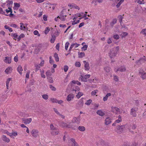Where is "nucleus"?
Instances as JSON below:
<instances>
[{
    "label": "nucleus",
    "mask_w": 146,
    "mask_h": 146,
    "mask_svg": "<svg viewBox=\"0 0 146 146\" xmlns=\"http://www.w3.org/2000/svg\"><path fill=\"white\" fill-rule=\"evenodd\" d=\"M119 49V46H117L116 47L110 50L109 54L111 58L116 56Z\"/></svg>",
    "instance_id": "f257e3e1"
},
{
    "label": "nucleus",
    "mask_w": 146,
    "mask_h": 146,
    "mask_svg": "<svg viewBox=\"0 0 146 146\" xmlns=\"http://www.w3.org/2000/svg\"><path fill=\"white\" fill-rule=\"evenodd\" d=\"M138 108H133L131 110L130 114L133 117H136L137 114L136 113L137 111Z\"/></svg>",
    "instance_id": "f03ea898"
},
{
    "label": "nucleus",
    "mask_w": 146,
    "mask_h": 146,
    "mask_svg": "<svg viewBox=\"0 0 146 146\" xmlns=\"http://www.w3.org/2000/svg\"><path fill=\"white\" fill-rule=\"evenodd\" d=\"M139 74L141 75V77L143 79H146V72H145L143 70L141 69L139 72Z\"/></svg>",
    "instance_id": "7ed1b4c3"
},
{
    "label": "nucleus",
    "mask_w": 146,
    "mask_h": 146,
    "mask_svg": "<svg viewBox=\"0 0 146 146\" xmlns=\"http://www.w3.org/2000/svg\"><path fill=\"white\" fill-rule=\"evenodd\" d=\"M117 130L116 131L117 133L120 134L123 131L125 128V125H121V126L117 125Z\"/></svg>",
    "instance_id": "20e7f679"
},
{
    "label": "nucleus",
    "mask_w": 146,
    "mask_h": 146,
    "mask_svg": "<svg viewBox=\"0 0 146 146\" xmlns=\"http://www.w3.org/2000/svg\"><path fill=\"white\" fill-rule=\"evenodd\" d=\"M22 120L23 121V122L25 124L29 123L32 121V119L31 118H23L22 119Z\"/></svg>",
    "instance_id": "39448f33"
},
{
    "label": "nucleus",
    "mask_w": 146,
    "mask_h": 146,
    "mask_svg": "<svg viewBox=\"0 0 146 146\" xmlns=\"http://www.w3.org/2000/svg\"><path fill=\"white\" fill-rule=\"evenodd\" d=\"M31 133L32 135L35 137H36L38 135V131L35 129L32 130Z\"/></svg>",
    "instance_id": "423d86ee"
},
{
    "label": "nucleus",
    "mask_w": 146,
    "mask_h": 146,
    "mask_svg": "<svg viewBox=\"0 0 146 146\" xmlns=\"http://www.w3.org/2000/svg\"><path fill=\"white\" fill-rule=\"evenodd\" d=\"M83 62L84 64L85 69L86 70H89L90 68V67L89 66L88 62H86L85 60H84Z\"/></svg>",
    "instance_id": "0eeeda50"
},
{
    "label": "nucleus",
    "mask_w": 146,
    "mask_h": 146,
    "mask_svg": "<svg viewBox=\"0 0 146 146\" xmlns=\"http://www.w3.org/2000/svg\"><path fill=\"white\" fill-rule=\"evenodd\" d=\"M119 109L117 107H113V106L111 107V111L112 112L116 113L117 112L119 111Z\"/></svg>",
    "instance_id": "6e6552de"
},
{
    "label": "nucleus",
    "mask_w": 146,
    "mask_h": 146,
    "mask_svg": "<svg viewBox=\"0 0 146 146\" xmlns=\"http://www.w3.org/2000/svg\"><path fill=\"white\" fill-rule=\"evenodd\" d=\"M111 119L110 117H107L105 120V123L106 125H108L111 123Z\"/></svg>",
    "instance_id": "1a4fd4ad"
},
{
    "label": "nucleus",
    "mask_w": 146,
    "mask_h": 146,
    "mask_svg": "<svg viewBox=\"0 0 146 146\" xmlns=\"http://www.w3.org/2000/svg\"><path fill=\"white\" fill-rule=\"evenodd\" d=\"M74 98V95L73 94H69L67 97V101L69 102L72 99H73Z\"/></svg>",
    "instance_id": "9d476101"
},
{
    "label": "nucleus",
    "mask_w": 146,
    "mask_h": 146,
    "mask_svg": "<svg viewBox=\"0 0 146 146\" xmlns=\"http://www.w3.org/2000/svg\"><path fill=\"white\" fill-rule=\"evenodd\" d=\"M2 138L3 141L7 143H9L10 141L9 139L5 135H2Z\"/></svg>",
    "instance_id": "9b49d317"
},
{
    "label": "nucleus",
    "mask_w": 146,
    "mask_h": 146,
    "mask_svg": "<svg viewBox=\"0 0 146 146\" xmlns=\"http://www.w3.org/2000/svg\"><path fill=\"white\" fill-rule=\"evenodd\" d=\"M80 44H77L76 43H72L71 45L69 50V51H70L71 50L72 48L74 47V46H75V48H76L77 47H78L79 46Z\"/></svg>",
    "instance_id": "f8f14e48"
},
{
    "label": "nucleus",
    "mask_w": 146,
    "mask_h": 146,
    "mask_svg": "<svg viewBox=\"0 0 146 146\" xmlns=\"http://www.w3.org/2000/svg\"><path fill=\"white\" fill-rule=\"evenodd\" d=\"M97 114L101 116H103L105 115L104 112L102 111L101 110H98L96 111Z\"/></svg>",
    "instance_id": "ddd939ff"
},
{
    "label": "nucleus",
    "mask_w": 146,
    "mask_h": 146,
    "mask_svg": "<svg viewBox=\"0 0 146 146\" xmlns=\"http://www.w3.org/2000/svg\"><path fill=\"white\" fill-rule=\"evenodd\" d=\"M84 98H82L78 102L77 104L80 107H82L84 104L83 99Z\"/></svg>",
    "instance_id": "4468645a"
},
{
    "label": "nucleus",
    "mask_w": 146,
    "mask_h": 146,
    "mask_svg": "<svg viewBox=\"0 0 146 146\" xmlns=\"http://www.w3.org/2000/svg\"><path fill=\"white\" fill-rule=\"evenodd\" d=\"M59 133V130L57 129L55 130L52 131L51 132V134L53 135H56L58 134Z\"/></svg>",
    "instance_id": "2eb2a0df"
},
{
    "label": "nucleus",
    "mask_w": 146,
    "mask_h": 146,
    "mask_svg": "<svg viewBox=\"0 0 146 146\" xmlns=\"http://www.w3.org/2000/svg\"><path fill=\"white\" fill-rule=\"evenodd\" d=\"M100 145L98 146H108V144L105 142L103 140H101L100 142Z\"/></svg>",
    "instance_id": "dca6fc26"
},
{
    "label": "nucleus",
    "mask_w": 146,
    "mask_h": 146,
    "mask_svg": "<svg viewBox=\"0 0 146 146\" xmlns=\"http://www.w3.org/2000/svg\"><path fill=\"white\" fill-rule=\"evenodd\" d=\"M11 59L10 57H5V62L9 64L11 63Z\"/></svg>",
    "instance_id": "f3484780"
},
{
    "label": "nucleus",
    "mask_w": 146,
    "mask_h": 146,
    "mask_svg": "<svg viewBox=\"0 0 146 146\" xmlns=\"http://www.w3.org/2000/svg\"><path fill=\"white\" fill-rule=\"evenodd\" d=\"M17 70L20 74H22V71L23 70V69L21 65L19 66L17 68Z\"/></svg>",
    "instance_id": "a211bd4d"
},
{
    "label": "nucleus",
    "mask_w": 146,
    "mask_h": 146,
    "mask_svg": "<svg viewBox=\"0 0 146 146\" xmlns=\"http://www.w3.org/2000/svg\"><path fill=\"white\" fill-rule=\"evenodd\" d=\"M78 58H82L85 56V54L84 52H78Z\"/></svg>",
    "instance_id": "6ab92c4d"
},
{
    "label": "nucleus",
    "mask_w": 146,
    "mask_h": 146,
    "mask_svg": "<svg viewBox=\"0 0 146 146\" xmlns=\"http://www.w3.org/2000/svg\"><path fill=\"white\" fill-rule=\"evenodd\" d=\"M54 57L55 58L56 62H58L59 61V58L58 56V54L56 53H55L54 55Z\"/></svg>",
    "instance_id": "aec40b11"
},
{
    "label": "nucleus",
    "mask_w": 146,
    "mask_h": 146,
    "mask_svg": "<svg viewBox=\"0 0 146 146\" xmlns=\"http://www.w3.org/2000/svg\"><path fill=\"white\" fill-rule=\"evenodd\" d=\"M12 70V68L11 67H9L5 70V72L7 74H8L11 72Z\"/></svg>",
    "instance_id": "412c9836"
},
{
    "label": "nucleus",
    "mask_w": 146,
    "mask_h": 146,
    "mask_svg": "<svg viewBox=\"0 0 146 146\" xmlns=\"http://www.w3.org/2000/svg\"><path fill=\"white\" fill-rule=\"evenodd\" d=\"M56 39V36L54 35H52V38H51L50 41L51 43H53L54 42V41Z\"/></svg>",
    "instance_id": "4be33fe9"
},
{
    "label": "nucleus",
    "mask_w": 146,
    "mask_h": 146,
    "mask_svg": "<svg viewBox=\"0 0 146 146\" xmlns=\"http://www.w3.org/2000/svg\"><path fill=\"white\" fill-rule=\"evenodd\" d=\"M111 95V94L110 93H108L106 96L104 97L103 98V100L105 101H106L108 99V97Z\"/></svg>",
    "instance_id": "5701e85b"
},
{
    "label": "nucleus",
    "mask_w": 146,
    "mask_h": 146,
    "mask_svg": "<svg viewBox=\"0 0 146 146\" xmlns=\"http://www.w3.org/2000/svg\"><path fill=\"white\" fill-rule=\"evenodd\" d=\"M66 15H60L59 19L62 21H64L66 19Z\"/></svg>",
    "instance_id": "b1692460"
},
{
    "label": "nucleus",
    "mask_w": 146,
    "mask_h": 146,
    "mask_svg": "<svg viewBox=\"0 0 146 146\" xmlns=\"http://www.w3.org/2000/svg\"><path fill=\"white\" fill-rule=\"evenodd\" d=\"M126 68L125 67H121L119 68L117 70V71H119L121 72L125 71Z\"/></svg>",
    "instance_id": "393cba45"
},
{
    "label": "nucleus",
    "mask_w": 146,
    "mask_h": 146,
    "mask_svg": "<svg viewBox=\"0 0 146 146\" xmlns=\"http://www.w3.org/2000/svg\"><path fill=\"white\" fill-rule=\"evenodd\" d=\"M83 93L81 92H79L76 95V97L78 98H79L82 96L83 95Z\"/></svg>",
    "instance_id": "a878e982"
},
{
    "label": "nucleus",
    "mask_w": 146,
    "mask_h": 146,
    "mask_svg": "<svg viewBox=\"0 0 146 146\" xmlns=\"http://www.w3.org/2000/svg\"><path fill=\"white\" fill-rule=\"evenodd\" d=\"M78 129L82 131H84L85 130V128L84 126H80L78 128Z\"/></svg>",
    "instance_id": "bb28decb"
},
{
    "label": "nucleus",
    "mask_w": 146,
    "mask_h": 146,
    "mask_svg": "<svg viewBox=\"0 0 146 146\" xmlns=\"http://www.w3.org/2000/svg\"><path fill=\"white\" fill-rule=\"evenodd\" d=\"M25 36V35L23 34H22L17 38V41H18L20 40L21 38H23Z\"/></svg>",
    "instance_id": "cd10ccee"
},
{
    "label": "nucleus",
    "mask_w": 146,
    "mask_h": 146,
    "mask_svg": "<svg viewBox=\"0 0 146 146\" xmlns=\"http://www.w3.org/2000/svg\"><path fill=\"white\" fill-rule=\"evenodd\" d=\"M60 125L62 127H66V124L64 122H61L60 123Z\"/></svg>",
    "instance_id": "c85d7f7f"
},
{
    "label": "nucleus",
    "mask_w": 146,
    "mask_h": 146,
    "mask_svg": "<svg viewBox=\"0 0 146 146\" xmlns=\"http://www.w3.org/2000/svg\"><path fill=\"white\" fill-rule=\"evenodd\" d=\"M50 28L47 27L45 28V30L44 31V33L46 35L47 34L49 31H50Z\"/></svg>",
    "instance_id": "c756f323"
},
{
    "label": "nucleus",
    "mask_w": 146,
    "mask_h": 146,
    "mask_svg": "<svg viewBox=\"0 0 146 146\" xmlns=\"http://www.w3.org/2000/svg\"><path fill=\"white\" fill-rule=\"evenodd\" d=\"M47 78L49 82L50 83H52L53 82V80L52 78L50 76H48L47 77Z\"/></svg>",
    "instance_id": "7c9ffc66"
},
{
    "label": "nucleus",
    "mask_w": 146,
    "mask_h": 146,
    "mask_svg": "<svg viewBox=\"0 0 146 146\" xmlns=\"http://www.w3.org/2000/svg\"><path fill=\"white\" fill-rule=\"evenodd\" d=\"M119 22L120 23V25H121V23H122V19L123 18V17L121 15H120L119 16Z\"/></svg>",
    "instance_id": "2f4dec72"
},
{
    "label": "nucleus",
    "mask_w": 146,
    "mask_h": 146,
    "mask_svg": "<svg viewBox=\"0 0 146 146\" xmlns=\"http://www.w3.org/2000/svg\"><path fill=\"white\" fill-rule=\"evenodd\" d=\"M117 22V20L116 19H113L112 22L110 23V25L113 27L114 24L116 23Z\"/></svg>",
    "instance_id": "473e14b6"
},
{
    "label": "nucleus",
    "mask_w": 146,
    "mask_h": 146,
    "mask_svg": "<svg viewBox=\"0 0 146 146\" xmlns=\"http://www.w3.org/2000/svg\"><path fill=\"white\" fill-rule=\"evenodd\" d=\"M0 13L7 16H8V15L5 14V12L3 11L2 8L1 7H0Z\"/></svg>",
    "instance_id": "72a5a7b5"
},
{
    "label": "nucleus",
    "mask_w": 146,
    "mask_h": 146,
    "mask_svg": "<svg viewBox=\"0 0 146 146\" xmlns=\"http://www.w3.org/2000/svg\"><path fill=\"white\" fill-rule=\"evenodd\" d=\"M92 101L90 99L87 101L85 103V104L89 106L90 104L91 103Z\"/></svg>",
    "instance_id": "f704fd0d"
},
{
    "label": "nucleus",
    "mask_w": 146,
    "mask_h": 146,
    "mask_svg": "<svg viewBox=\"0 0 146 146\" xmlns=\"http://www.w3.org/2000/svg\"><path fill=\"white\" fill-rule=\"evenodd\" d=\"M50 127L51 129L52 130V131L55 130L56 129H57V128L54 127L53 125L52 124L50 125Z\"/></svg>",
    "instance_id": "c9c22d12"
},
{
    "label": "nucleus",
    "mask_w": 146,
    "mask_h": 146,
    "mask_svg": "<svg viewBox=\"0 0 146 146\" xmlns=\"http://www.w3.org/2000/svg\"><path fill=\"white\" fill-rule=\"evenodd\" d=\"M145 60H144V59L141 58H140L139 60H138L137 61H136L137 63L140 62L141 63L142 62H145Z\"/></svg>",
    "instance_id": "e433bc0d"
},
{
    "label": "nucleus",
    "mask_w": 146,
    "mask_h": 146,
    "mask_svg": "<svg viewBox=\"0 0 146 146\" xmlns=\"http://www.w3.org/2000/svg\"><path fill=\"white\" fill-rule=\"evenodd\" d=\"M46 74L47 77H48V76H50L51 75L50 72L49 70H47L46 72Z\"/></svg>",
    "instance_id": "4c0bfd02"
},
{
    "label": "nucleus",
    "mask_w": 146,
    "mask_h": 146,
    "mask_svg": "<svg viewBox=\"0 0 146 146\" xmlns=\"http://www.w3.org/2000/svg\"><path fill=\"white\" fill-rule=\"evenodd\" d=\"M50 88L53 91H55L56 90V88L54 86H53L52 85H49Z\"/></svg>",
    "instance_id": "58836bf2"
},
{
    "label": "nucleus",
    "mask_w": 146,
    "mask_h": 146,
    "mask_svg": "<svg viewBox=\"0 0 146 146\" xmlns=\"http://www.w3.org/2000/svg\"><path fill=\"white\" fill-rule=\"evenodd\" d=\"M20 25H21L20 26V29L21 30H24L26 28V27L25 26H23V24L21 23H20Z\"/></svg>",
    "instance_id": "ea45409f"
},
{
    "label": "nucleus",
    "mask_w": 146,
    "mask_h": 146,
    "mask_svg": "<svg viewBox=\"0 0 146 146\" xmlns=\"http://www.w3.org/2000/svg\"><path fill=\"white\" fill-rule=\"evenodd\" d=\"M42 97L45 100H46L48 98V96L46 94L43 95L42 96Z\"/></svg>",
    "instance_id": "a19ab883"
},
{
    "label": "nucleus",
    "mask_w": 146,
    "mask_h": 146,
    "mask_svg": "<svg viewBox=\"0 0 146 146\" xmlns=\"http://www.w3.org/2000/svg\"><path fill=\"white\" fill-rule=\"evenodd\" d=\"M88 47V46L87 45H84L82 47V50L85 51L87 49V48Z\"/></svg>",
    "instance_id": "79ce46f5"
},
{
    "label": "nucleus",
    "mask_w": 146,
    "mask_h": 146,
    "mask_svg": "<svg viewBox=\"0 0 146 146\" xmlns=\"http://www.w3.org/2000/svg\"><path fill=\"white\" fill-rule=\"evenodd\" d=\"M49 59H50V60H49L50 63L51 64H52L54 62V61L52 59V57L51 56H50L49 57Z\"/></svg>",
    "instance_id": "37998d69"
},
{
    "label": "nucleus",
    "mask_w": 146,
    "mask_h": 146,
    "mask_svg": "<svg viewBox=\"0 0 146 146\" xmlns=\"http://www.w3.org/2000/svg\"><path fill=\"white\" fill-rule=\"evenodd\" d=\"M113 37L116 40L118 39L119 38V35L117 34H116L114 35Z\"/></svg>",
    "instance_id": "c03bdc74"
},
{
    "label": "nucleus",
    "mask_w": 146,
    "mask_h": 146,
    "mask_svg": "<svg viewBox=\"0 0 146 146\" xmlns=\"http://www.w3.org/2000/svg\"><path fill=\"white\" fill-rule=\"evenodd\" d=\"M146 30V29H143L140 32V33L141 34H144L145 36L146 35V33L145 32V31Z\"/></svg>",
    "instance_id": "a18cd8bd"
},
{
    "label": "nucleus",
    "mask_w": 146,
    "mask_h": 146,
    "mask_svg": "<svg viewBox=\"0 0 146 146\" xmlns=\"http://www.w3.org/2000/svg\"><path fill=\"white\" fill-rule=\"evenodd\" d=\"M75 66L77 67H79L81 66V64L80 62H76L75 63Z\"/></svg>",
    "instance_id": "49530a36"
},
{
    "label": "nucleus",
    "mask_w": 146,
    "mask_h": 146,
    "mask_svg": "<svg viewBox=\"0 0 146 146\" xmlns=\"http://www.w3.org/2000/svg\"><path fill=\"white\" fill-rule=\"evenodd\" d=\"M69 44V43L68 42H66L65 45V49L66 50H67Z\"/></svg>",
    "instance_id": "de8ad7c7"
},
{
    "label": "nucleus",
    "mask_w": 146,
    "mask_h": 146,
    "mask_svg": "<svg viewBox=\"0 0 146 146\" xmlns=\"http://www.w3.org/2000/svg\"><path fill=\"white\" fill-rule=\"evenodd\" d=\"M34 34L35 35H37L38 36H40V35L39 34L38 31L35 30L33 32Z\"/></svg>",
    "instance_id": "09e8293b"
},
{
    "label": "nucleus",
    "mask_w": 146,
    "mask_h": 146,
    "mask_svg": "<svg viewBox=\"0 0 146 146\" xmlns=\"http://www.w3.org/2000/svg\"><path fill=\"white\" fill-rule=\"evenodd\" d=\"M79 22H80L79 20H77L76 22L75 21H74L72 22V25H74L77 24L79 23Z\"/></svg>",
    "instance_id": "8fccbe9b"
},
{
    "label": "nucleus",
    "mask_w": 146,
    "mask_h": 146,
    "mask_svg": "<svg viewBox=\"0 0 146 146\" xmlns=\"http://www.w3.org/2000/svg\"><path fill=\"white\" fill-rule=\"evenodd\" d=\"M35 67H36V68L35 70V72H37L38 70H39V68H40V66L39 65H36Z\"/></svg>",
    "instance_id": "3c124183"
},
{
    "label": "nucleus",
    "mask_w": 146,
    "mask_h": 146,
    "mask_svg": "<svg viewBox=\"0 0 146 146\" xmlns=\"http://www.w3.org/2000/svg\"><path fill=\"white\" fill-rule=\"evenodd\" d=\"M11 137L12 136H14L15 137L17 135V132H14L13 131H12V132L11 133Z\"/></svg>",
    "instance_id": "603ef678"
},
{
    "label": "nucleus",
    "mask_w": 146,
    "mask_h": 146,
    "mask_svg": "<svg viewBox=\"0 0 146 146\" xmlns=\"http://www.w3.org/2000/svg\"><path fill=\"white\" fill-rule=\"evenodd\" d=\"M97 91V90H96L92 91L91 93V95L92 96H94L96 95L97 93L96 91Z\"/></svg>",
    "instance_id": "864d4df0"
},
{
    "label": "nucleus",
    "mask_w": 146,
    "mask_h": 146,
    "mask_svg": "<svg viewBox=\"0 0 146 146\" xmlns=\"http://www.w3.org/2000/svg\"><path fill=\"white\" fill-rule=\"evenodd\" d=\"M68 67L67 65H65L64 66V70L65 72H66L68 70Z\"/></svg>",
    "instance_id": "5fc2aeb1"
},
{
    "label": "nucleus",
    "mask_w": 146,
    "mask_h": 146,
    "mask_svg": "<svg viewBox=\"0 0 146 146\" xmlns=\"http://www.w3.org/2000/svg\"><path fill=\"white\" fill-rule=\"evenodd\" d=\"M14 5H15V6L16 7L18 8V7H19L20 6V5L19 3H14Z\"/></svg>",
    "instance_id": "6e6d98bb"
},
{
    "label": "nucleus",
    "mask_w": 146,
    "mask_h": 146,
    "mask_svg": "<svg viewBox=\"0 0 146 146\" xmlns=\"http://www.w3.org/2000/svg\"><path fill=\"white\" fill-rule=\"evenodd\" d=\"M72 8L78 9V10L80 9V8L76 5H72Z\"/></svg>",
    "instance_id": "4d7b16f0"
},
{
    "label": "nucleus",
    "mask_w": 146,
    "mask_h": 146,
    "mask_svg": "<svg viewBox=\"0 0 146 146\" xmlns=\"http://www.w3.org/2000/svg\"><path fill=\"white\" fill-rule=\"evenodd\" d=\"M51 101L53 103H57V100L56 99H51Z\"/></svg>",
    "instance_id": "13d9d810"
},
{
    "label": "nucleus",
    "mask_w": 146,
    "mask_h": 146,
    "mask_svg": "<svg viewBox=\"0 0 146 146\" xmlns=\"http://www.w3.org/2000/svg\"><path fill=\"white\" fill-rule=\"evenodd\" d=\"M54 110V112L58 115H60V113L57 110V109L55 108H54L53 109Z\"/></svg>",
    "instance_id": "bf43d9fd"
},
{
    "label": "nucleus",
    "mask_w": 146,
    "mask_h": 146,
    "mask_svg": "<svg viewBox=\"0 0 146 146\" xmlns=\"http://www.w3.org/2000/svg\"><path fill=\"white\" fill-rule=\"evenodd\" d=\"M128 35V33L126 32H123V33H122V37H125V36H127Z\"/></svg>",
    "instance_id": "052dcab7"
},
{
    "label": "nucleus",
    "mask_w": 146,
    "mask_h": 146,
    "mask_svg": "<svg viewBox=\"0 0 146 146\" xmlns=\"http://www.w3.org/2000/svg\"><path fill=\"white\" fill-rule=\"evenodd\" d=\"M35 82V81L33 80H30V85H32L34 84Z\"/></svg>",
    "instance_id": "680f3d73"
},
{
    "label": "nucleus",
    "mask_w": 146,
    "mask_h": 146,
    "mask_svg": "<svg viewBox=\"0 0 146 146\" xmlns=\"http://www.w3.org/2000/svg\"><path fill=\"white\" fill-rule=\"evenodd\" d=\"M74 119L75 120L76 122H77L78 121L79 122L80 118H77L76 117H75L74 118Z\"/></svg>",
    "instance_id": "e2e57ef3"
},
{
    "label": "nucleus",
    "mask_w": 146,
    "mask_h": 146,
    "mask_svg": "<svg viewBox=\"0 0 146 146\" xmlns=\"http://www.w3.org/2000/svg\"><path fill=\"white\" fill-rule=\"evenodd\" d=\"M131 127L133 129H135L136 128L137 126L133 124L131 126Z\"/></svg>",
    "instance_id": "0e129e2a"
},
{
    "label": "nucleus",
    "mask_w": 146,
    "mask_h": 146,
    "mask_svg": "<svg viewBox=\"0 0 146 146\" xmlns=\"http://www.w3.org/2000/svg\"><path fill=\"white\" fill-rule=\"evenodd\" d=\"M59 47H60V44H59V43H58L56 45V49L57 50H59Z\"/></svg>",
    "instance_id": "69168bd1"
},
{
    "label": "nucleus",
    "mask_w": 146,
    "mask_h": 146,
    "mask_svg": "<svg viewBox=\"0 0 146 146\" xmlns=\"http://www.w3.org/2000/svg\"><path fill=\"white\" fill-rule=\"evenodd\" d=\"M14 60L15 62H17L18 61V57L17 55H16V56H15L14 58Z\"/></svg>",
    "instance_id": "338daca9"
},
{
    "label": "nucleus",
    "mask_w": 146,
    "mask_h": 146,
    "mask_svg": "<svg viewBox=\"0 0 146 146\" xmlns=\"http://www.w3.org/2000/svg\"><path fill=\"white\" fill-rule=\"evenodd\" d=\"M90 74H86L84 76V77L86 79L88 78H89L90 77Z\"/></svg>",
    "instance_id": "774afa93"
}]
</instances>
